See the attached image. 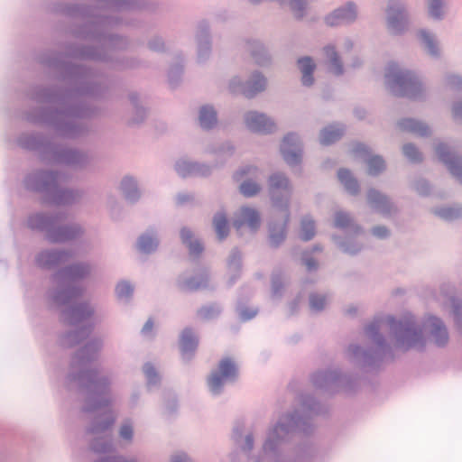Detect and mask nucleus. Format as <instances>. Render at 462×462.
<instances>
[{"label": "nucleus", "mask_w": 462, "mask_h": 462, "mask_svg": "<svg viewBox=\"0 0 462 462\" xmlns=\"http://www.w3.org/2000/svg\"><path fill=\"white\" fill-rule=\"evenodd\" d=\"M198 121L203 130H211L217 125V113L211 105H204L199 110Z\"/></svg>", "instance_id": "35"}, {"label": "nucleus", "mask_w": 462, "mask_h": 462, "mask_svg": "<svg viewBox=\"0 0 462 462\" xmlns=\"http://www.w3.org/2000/svg\"><path fill=\"white\" fill-rule=\"evenodd\" d=\"M182 72L183 67L180 64H176L170 69L168 73V79L171 88H175L178 86L181 79Z\"/></svg>", "instance_id": "63"}, {"label": "nucleus", "mask_w": 462, "mask_h": 462, "mask_svg": "<svg viewBox=\"0 0 462 462\" xmlns=\"http://www.w3.org/2000/svg\"><path fill=\"white\" fill-rule=\"evenodd\" d=\"M297 64L301 72V83L305 87H310L314 83L313 72L316 69V64L312 58L309 56L298 59Z\"/></svg>", "instance_id": "36"}, {"label": "nucleus", "mask_w": 462, "mask_h": 462, "mask_svg": "<svg viewBox=\"0 0 462 462\" xmlns=\"http://www.w3.org/2000/svg\"><path fill=\"white\" fill-rule=\"evenodd\" d=\"M220 311L221 310L218 306L209 305L199 309L198 310V316L204 320H209L217 318L219 315Z\"/></svg>", "instance_id": "59"}, {"label": "nucleus", "mask_w": 462, "mask_h": 462, "mask_svg": "<svg viewBox=\"0 0 462 462\" xmlns=\"http://www.w3.org/2000/svg\"><path fill=\"white\" fill-rule=\"evenodd\" d=\"M367 203L376 212L383 217H390L397 213V208L383 193L375 189L367 191Z\"/></svg>", "instance_id": "23"}, {"label": "nucleus", "mask_w": 462, "mask_h": 462, "mask_svg": "<svg viewBox=\"0 0 462 462\" xmlns=\"http://www.w3.org/2000/svg\"><path fill=\"white\" fill-rule=\"evenodd\" d=\"M312 0H284L279 3L282 5H287L293 17L298 20H303L309 14L310 5Z\"/></svg>", "instance_id": "39"}, {"label": "nucleus", "mask_w": 462, "mask_h": 462, "mask_svg": "<svg viewBox=\"0 0 462 462\" xmlns=\"http://www.w3.org/2000/svg\"><path fill=\"white\" fill-rule=\"evenodd\" d=\"M180 240L189 249V254L191 257H199L203 252L204 246L201 242L195 238L192 230L187 226H183L180 231Z\"/></svg>", "instance_id": "30"}, {"label": "nucleus", "mask_w": 462, "mask_h": 462, "mask_svg": "<svg viewBox=\"0 0 462 462\" xmlns=\"http://www.w3.org/2000/svg\"><path fill=\"white\" fill-rule=\"evenodd\" d=\"M244 120L246 127L253 132L269 134L276 129L275 123L272 118L256 111L245 113Z\"/></svg>", "instance_id": "22"}, {"label": "nucleus", "mask_w": 462, "mask_h": 462, "mask_svg": "<svg viewBox=\"0 0 462 462\" xmlns=\"http://www.w3.org/2000/svg\"><path fill=\"white\" fill-rule=\"evenodd\" d=\"M334 226L339 229L349 230L356 235L363 233V227L355 222L350 214L342 210L336 211Z\"/></svg>", "instance_id": "34"}, {"label": "nucleus", "mask_w": 462, "mask_h": 462, "mask_svg": "<svg viewBox=\"0 0 462 462\" xmlns=\"http://www.w3.org/2000/svg\"><path fill=\"white\" fill-rule=\"evenodd\" d=\"M337 243L338 247L344 253L352 254V255L356 254L363 248V245L361 244L352 241V240H347L346 242L338 241Z\"/></svg>", "instance_id": "61"}, {"label": "nucleus", "mask_w": 462, "mask_h": 462, "mask_svg": "<svg viewBox=\"0 0 462 462\" xmlns=\"http://www.w3.org/2000/svg\"><path fill=\"white\" fill-rule=\"evenodd\" d=\"M268 189L273 205L277 209H289L292 185L282 172H274L268 179Z\"/></svg>", "instance_id": "9"}, {"label": "nucleus", "mask_w": 462, "mask_h": 462, "mask_svg": "<svg viewBox=\"0 0 462 462\" xmlns=\"http://www.w3.org/2000/svg\"><path fill=\"white\" fill-rule=\"evenodd\" d=\"M445 85L451 90H462V77L456 74H448L445 77Z\"/></svg>", "instance_id": "64"}, {"label": "nucleus", "mask_w": 462, "mask_h": 462, "mask_svg": "<svg viewBox=\"0 0 462 462\" xmlns=\"http://www.w3.org/2000/svg\"><path fill=\"white\" fill-rule=\"evenodd\" d=\"M206 152L214 154L217 156V160L224 162L233 156L235 153V146L229 142L215 143L208 145L206 149Z\"/></svg>", "instance_id": "45"}, {"label": "nucleus", "mask_w": 462, "mask_h": 462, "mask_svg": "<svg viewBox=\"0 0 462 462\" xmlns=\"http://www.w3.org/2000/svg\"><path fill=\"white\" fill-rule=\"evenodd\" d=\"M359 17V7L354 1H346L327 14L323 22L326 26L337 28L349 26L356 23Z\"/></svg>", "instance_id": "12"}, {"label": "nucleus", "mask_w": 462, "mask_h": 462, "mask_svg": "<svg viewBox=\"0 0 462 462\" xmlns=\"http://www.w3.org/2000/svg\"><path fill=\"white\" fill-rule=\"evenodd\" d=\"M208 274L205 272L199 277L185 278L180 276L177 280V286L182 291H193L208 286Z\"/></svg>", "instance_id": "31"}, {"label": "nucleus", "mask_w": 462, "mask_h": 462, "mask_svg": "<svg viewBox=\"0 0 462 462\" xmlns=\"http://www.w3.org/2000/svg\"><path fill=\"white\" fill-rule=\"evenodd\" d=\"M242 268V254L237 248H233L227 259V270L230 275L229 283L233 284L240 276Z\"/></svg>", "instance_id": "40"}, {"label": "nucleus", "mask_w": 462, "mask_h": 462, "mask_svg": "<svg viewBox=\"0 0 462 462\" xmlns=\"http://www.w3.org/2000/svg\"><path fill=\"white\" fill-rule=\"evenodd\" d=\"M68 179L61 171H39L29 174L24 180L26 189L42 192L47 200L59 206L72 205L82 197L78 189H60L59 184Z\"/></svg>", "instance_id": "5"}, {"label": "nucleus", "mask_w": 462, "mask_h": 462, "mask_svg": "<svg viewBox=\"0 0 462 462\" xmlns=\"http://www.w3.org/2000/svg\"><path fill=\"white\" fill-rule=\"evenodd\" d=\"M398 126L402 131H407L420 136H428L430 134V127L426 124L412 118L400 120Z\"/></svg>", "instance_id": "37"}, {"label": "nucleus", "mask_w": 462, "mask_h": 462, "mask_svg": "<svg viewBox=\"0 0 462 462\" xmlns=\"http://www.w3.org/2000/svg\"><path fill=\"white\" fill-rule=\"evenodd\" d=\"M117 23V19L114 17H99L87 25V29L82 33L85 38L96 40L106 47L123 48L126 45L124 38L106 32L109 26Z\"/></svg>", "instance_id": "8"}, {"label": "nucleus", "mask_w": 462, "mask_h": 462, "mask_svg": "<svg viewBox=\"0 0 462 462\" xmlns=\"http://www.w3.org/2000/svg\"><path fill=\"white\" fill-rule=\"evenodd\" d=\"M50 66L62 69L64 79L69 80L73 88L62 94L51 89H40L35 96L36 101L56 103L59 109L41 112L39 115L31 116L29 120L50 125L62 137L75 138L86 131L79 119L89 114L79 97L99 94V86L93 80L90 71L82 66L57 62H50Z\"/></svg>", "instance_id": "1"}, {"label": "nucleus", "mask_w": 462, "mask_h": 462, "mask_svg": "<svg viewBox=\"0 0 462 462\" xmlns=\"http://www.w3.org/2000/svg\"><path fill=\"white\" fill-rule=\"evenodd\" d=\"M84 234V229L79 224H69L56 226L48 230L46 239L52 244H63L80 237Z\"/></svg>", "instance_id": "20"}, {"label": "nucleus", "mask_w": 462, "mask_h": 462, "mask_svg": "<svg viewBox=\"0 0 462 462\" xmlns=\"http://www.w3.org/2000/svg\"><path fill=\"white\" fill-rule=\"evenodd\" d=\"M143 370L145 374L148 386H152L159 383L160 376L152 364L146 363L143 365Z\"/></svg>", "instance_id": "62"}, {"label": "nucleus", "mask_w": 462, "mask_h": 462, "mask_svg": "<svg viewBox=\"0 0 462 462\" xmlns=\"http://www.w3.org/2000/svg\"><path fill=\"white\" fill-rule=\"evenodd\" d=\"M120 189L125 199L131 202L135 203L141 198V191L138 187V181L132 176H125L120 182Z\"/></svg>", "instance_id": "32"}, {"label": "nucleus", "mask_w": 462, "mask_h": 462, "mask_svg": "<svg viewBox=\"0 0 462 462\" xmlns=\"http://www.w3.org/2000/svg\"><path fill=\"white\" fill-rule=\"evenodd\" d=\"M280 150L283 160L289 166H296L301 162L302 144L296 134L290 133L285 135Z\"/></svg>", "instance_id": "18"}, {"label": "nucleus", "mask_w": 462, "mask_h": 462, "mask_svg": "<svg viewBox=\"0 0 462 462\" xmlns=\"http://www.w3.org/2000/svg\"><path fill=\"white\" fill-rule=\"evenodd\" d=\"M72 57L82 60H93L99 61H106L109 57L104 51L96 50L93 47L77 48L69 52Z\"/></svg>", "instance_id": "38"}, {"label": "nucleus", "mask_w": 462, "mask_h": 462, "mask_svg": "<svg viewBox=\"0 0 462 462\" xmlns=\"http://www.w3.org/2000/svg\"><path fill=\"white\" fill-rule=\"evenodd\" d=\"M422 324L423 331L427 333L430 340L437 346H447L449 340V334L443 320L436 316H426Z\"/></svg>", "instance_id": "16"}, {"label": "nucleus", "mask_w": 462, "mask_h": 462, "mask_svg": "<svg viewBox=\"0 0 462 462\" xmlns=\"http://www.w3.org/2000/svg\"><path fill=\"white\" fill-rule=\"evenodd\" d=\"M282 215L273 218L268 224V243L272 248L280 247L287 238L291 214L289 209H279Z\"/></svg>", "instance_id": "15"}, {"label": "nucleus", "mask_w": 462, "mask_h": 462, "mask_svg": "<svg viewBox=\"0 0 462 462\" xmlns=\"http://www.w3.org/2000/svg\"><path fill=\"white\" fill-rule=\"evenodd\" d=\"M383 330H388L393 347L397 350H422L426 346L422 324L414 315L407 313L399 319L392 315L379 316L365 328L366 337L375 344L376 349H364L357 345L348 346L347 358L354 366L370 372L379 366L384 356L392 354V346L382 334Z\"/></svg>", "instance_id": "2"}, {"label": "nucleus", "mask_w": 462, "mask_h": 462, "mask_svg": "<svg viewBox=\"0 0 462 462\" xmlns=\"http://www.w3.org/2000/svg\"><path fill=\"white\" fill-rule=\"evenodd\" d=\"M91 331V328H84L75 331L65 333L60 337V344L63 347H72L87 337Z\"/></svg>", "instance_id": "43"}, {"label": "nucleus", "mask_w": 462, "mask_h": 462, "mask_svg": "<svg viewBox=\"0 0 462 462\" xmlns=\"http://www.w3.org/2000/svg\"><path fill=\"white\" fill-rule=\"evenodd\" d=\"M337 177L347 192L356 195L359 192V185L357 180L352 176L351 172L346 169H340L337 171Z\"/></svg>", "instance_id": "49"}, {"label": "nucleus", "mask_w": 462, "mask_h": 462, "mask_svg": "<svg viewBox=\"0 0 462 462\" xmlns=\"http://www.w3.org/2000/svg\"><path fill=\"white\" fill-rule=\"evenodd\" d=\"M115 421V416L109 410L99 413L95 417L90 427L88 429V433L91 435H99L105 432Z\"/></svg>", "instance_id": "33"}, {"label": "nucleus", "mask_w": 462, "mask_h": 462, "mask_svg": "<svg viewBox=\"0 0 462 462\" xmlns=\"http://www.w3.org/2000/svg\"><path fill=\"white\" fill-rule=\"evenodd\" d=\"M90 448L95 453L105 454L114 450V444L111 439L105 436H97L91 440Z\"/></svg>", "instance_id": "50"}, {"label": "nucleus", "mask_w": 462, "mask_h": 462, "mask_svg": "<svg viewBox=\"0 0 462 462\" xmlns=\"http://www.w3.org/2000/svg\"><path fill=\"white\" fill-rule=\"evenodd\" d=\"M64 217V214L46 215L36 213L31 215L27 219V226L32 230L45 231L48 234L54 224Z\"/></svg>", "instance_id": "27"}, {"label": "nucleus", "mask_w": 462, "mask_h": 462, "mask_svg": "<svg viewBox=\"0 0 462 462\" xmlns=\"http://www.w3.org/2000/svg\"><path fill=\"white\" fill-rule=\"evenodd\" d=\"M418 36L421 42V44L423 45L424 50L430 56L435 59L440 56L439 44L434 34L426 30H420Z\"/></svg>", "instance_id": "42"}, {"label": "nucleus", "mask_w": 462, "mask_h": 462, "mask_svg": "<svg viewBox=\"0 0 462 462\" xmlns=\"http://www.w3.org/2000/svg\"><path fill=\"white\" fill-rule=\"evenodd\" d=\"M195 162L188 160H179L175 163V171L182 178L194 177Z\"/></svg>", "instance_id": "55"}, {"label": "nucleus", "mask_w": 462, "mask_h": 462, "mask_svg": "<svg viewBox=\"0 0 462 462\" xmlns=\"http://www.w3.org/2000/svg\"><path fill=\"white\" fill-rule=\"evenodd\" d=\"M402 152L411 162H420L422 161V154L412 143L404 144L402 146Z\"/></svg>", "instance_id": "58"}, {"label": "nucleus", "mask_w": 462, "mask_h": 462, "mask_svg": "<svg viewBox=\"0 0 462 462\" xmlns=\"http://www.w3.org/2000/svg\"><path fill=\"white\" fill-rule=\"evenodd\" d=\"M386 28L393 35H402L409 28L410 17L404 0H388L385 9Z\"/></svg>", "instance_id": "10"}, {"label": "nucleus", "mask_w": 462, "mask_h": 462, "mask_svg": "<svg viewBox=\"0 0 462 462\" xmlns=\"http://www.w3.org/2000/svg\"><path fill=\"white\" fill-rule=\"evenodd\" d=\"M258 169L255 166L247 165L241 167L239 170H237L234 173V180L236 181L242 180L244 177H248L245 180L242 181V183L239 186V190L241 194H243L246 198H251L255 195H257L261 189V185L256 182L255 180H253L250 177L256 178L258 175Z\"/></svg>", "instance_id": "19"}, {"label": "nucleus", "mask_w": 462, "mask_h": 462, "mask_svg": "<svg viewBox=\"0 0 462 462\" xmlns=\"http://www.w3.org/2000/svg\"><path fill=\"white\" fill-rule=\"evenodd\" d=\"M238 377V368L230 357H225L218 363L217 369L213 370L208 377V386L214 395L221 393L225 383L235 382Z\"/></svg>", "instance_id": "11"}, {"label": "nucleus", "mask_w": 462, "mask_h": 462, "mask_svg": "<svg viewBox=\"0 0 462 462\" xmlns=\"http://www.w3.org/2000/svg\"><path fill=\"white\" fill-rule=\"evenodd\" d=\"M328 298L326 294L317 292L310 293L309 296L310 308L311 311L319 312L323 310L328 303Z\"/></svg>", "instance_id": "54"}, {"label": "nucleus", "mask_w": 462, "mask_h": 462, "mask_svg": "<svg viewBox=\"0 0 462 462\" xmlns=\"http://www.w3.org/2000/svg\"><path fill=\"white\" fill-rule=\"evenodd\" d=\"M435 152L439 159L447 165L450 173L462 184V159L456 157L442 143L435 147Z\"/></svg>", "instance_id": "24"}, {"label": "nucleus", "mask_w": 462, "mask_h": 462, "mask_svg": "<svg viewBox=\"0 0 462 462\" xmlns=\"http://www.w3.org/2000/svg\"><path fill=\"white\" fill-rule=\"evenodd\" d=\"M199 338L190 328L182 330L180 337V347L182 358L189 361L198 347Z\"/></svg>", "instance_id": "28"}, {"label": "nucleus", "mask_w": 462, "mask_h": 462, "mask_svg": "<svg viewBox=\"0 0 462 462\" xmlns=\"http://www.w3.org/2000/svg\"><path fill=\"white\" fill-rule=\"evenodd\" d=\"M243 48L250 54L254 62L261 67L272 64V56L266 46L255 38H246L243 42Z\"/></svg>", "instance_id": "21"}, {"label": "nucleus", "mask_w": 462, "mask_h": 462, "mask_svg": "<svg viewBox=\"0 0 462 462\" xmlns=\"http://www.w3.org/2000/svg\"><path fill=\"white\" fill-rule=\"evenodd\" d=\"M71 257L72 253L70 250L45 248L35 254L34 263L40 269L51 271L68 262Z\"/></svg>", "instance_id": "13"}, {"label": "nucleus", "mask_w": 462, "mask_h": 462, "mask_svg": "<svg viewBox=\"0 0 462 462\" xmlns=\"http://www.w3.org/2000/svg\"><path fill=\"white\" fill-rule=\"evenodd\" d=\"M445 0H427L429 15L434 20H442Z\"/></svg>", "instance_id": "53"}, {"label": "nucleus", "mask_w": 462, "mask_h": 462, "mask_svg": "<svg viewBox=\"0 0 462 462\" xmlns=\"http://www.w3.org/2000/svg\"><path fill=\"white\" fill-rule=\"evenodd\" d=\"M385 86L397 97L418 98L423 93V86L418 76L395 63L389 64L386 69Z\"/></svg>", "instance_id": "6"}, {"label": "nucleus", "mask_w": 462, "mask_h": 462, "mask_svg": "<svg viewBox=\"0 0 462 462\" xmlns=\"http://www.w3.org/2000/svg\"><path fill=\"white\" fill-rule=\"evenodd\" d=\"M128 98L134 108L133 115L129 119V124L133 125H139L144 121L146 110L140 105V97L137 93H130Z\"/></svg>", "instance_id": "46"}, {"label": "nucleus", "mask_w": 462, "mask_h": 462, "mask_svg": "<svg viewBox=\"0 0 462 462\" xmlns=\"http://www.w3.org/2000/svg\"><path fill=\"white\" fill-rule=\"evenodd\" d=\"M91 317H95V319L98 320L102 319V315L88 302H81L69 306L62 311L63 320L69 325H77Z\"/></svg>", "instance_id": "17"}, {"label": "nucleus", "mask_w": 462, "mask_h": 462, "mask_svg": "<svg viewBox=\"0 0 462 462\" xmlns=\"http://www.w3.org/2000/svg\"><path fill=\"white\" fill-rule=\"evenodd\" d=\"M134 292L133 286L127 282H121L116 285V293L120 300H129Z\"/></svg>", "instance_id": "60"}, {"label": "nucleus", "mask_w": 462, "mask_h": 462, "mask_svg": "<svg viewBox=\"0 0 462 462\" xmlns=\"http://www.w3.org/2000/svg\"><path fill=\"white\" fill-rule=\"evenodd\" d=\"M50 160L55 163L64 164L71 168H83L88 163L89 158L84 152L63 147H50Z\"/></svg>", "instance_id": "14"}, {"label": "nucleus", "mask_w": 462, "mask_h": 462, "mask_svg": "<svg viewBox=\"0 0 462 462\" xmlns=\"http://www.w3.org/2000/svg\"><path fill=\"white\" fill-rule=\"evenodd\" d=\"M261 224L259 212L249 207H242L236 214L233 221L234 227L239 231L244 226H247L254 233L258 230Z\"/></svg>", "instance_id": "25"}, {"label": "nucleus", "mask_w": 462, "mask_h": 462, "mask_svg": "<svg viewBox=\"0 0 462 462\" xmlns=\"http://www.w3.org/2000/svg\"><path fill=\"white\" fill-rule=\"evenodd\" d=\"M244 96L247 98L255 97L258 93L265 90L267 85L266 78L259 71H254L250 79L245 81Z\"/></svg>", "instance_id": "29"}, {"label": "nucleus", "mask_w": 462, "mask_h": 462, "mask_svg": "<svg viewBox=\"0 0 462 462\" xmlns=\"http://www.w3.org/2000/svg\"><path fill=\"white\" fill-rule=\"evenodd\" d=\"M102 346L100 339H94L78 350L72 357L67 376L69 386L79 389L84 402V412H98L108 407L112 402V374L88 367L90 362L96 359Z\"/></svg>", "instance_id": "3"}, {"label": "nucleus", "mask_w": 462, "mask_h": 462, "mask_svg": "<svg viewBox=\"0 0 462 462\" xmlns=\"http://www.w3.org/2000/svg\"><path fill=\"white\" fill-rule=\"evenodd\" d=\"M344 127L341 125H328L320 132L319 141L322 145H330L339 140L344 134Z\"/></svg>", "instance_id": "44"}, {"label": "nucleus", "mask_w": 462, "mask_h": 462, "mask_svg": "<svg viewBox=\"0 0 462 462\" xmlns=\"http://www.w3.org/2000/svg\"><path fill=\"white\" fill-rule=\"evenodd\" d=\"M213 226L219 241H223L229 234L227 216L224 211L217 212L213 217Z\"/></svg>", "instance_id": "47"}, {"label": "nucleus", "mask_w": 462, "mask_h": 462, "mask_svg": "<svg viewBox=\"0 0 462 462\" xmlns=\"http://www.w3.org/2000/svg\"><path fill=\"white\" fill-rule=\"evenodd\" d=\"M93 266L88 262H77L59 269L51 275L53 288L48 291V298L58 306H65L83 293L80 286L74 282L88 278Z\"/></svg>", "instance_id": "4"}, {"label": "nucleus", "mask_w": 462, "mask_h": 462, "mask_svg": "<svg viewBox=\"0 0 462 462\" xmlns=\"http://www.w3.org/2000/svg\"><path fill=\"white\" fill-rule=\"evenodd\" d=\"M315 234L316 229L313 219L309 216L302 217L300 221V239L305 242L310 241L315 236Z\"/></svg>", "instance_id": "51"}, {"label": "nucleus", "mask_w": 462, "mask_h": 462, "mask_svg": "<svg viewBox=\"0 0 462 462\" xmlns=\"http://www.w3.org/2000/svg\"><path fill=\"white\" fill-rule=\"evenodd\" d=\"M368 166V174L376 176L385 169V163L383 158L379 155L372 156L366 161Z\"/></svg>", "instance_id": "56"}, {"label": "nucleus", "mask_w": 462, "mask_h": 462, "mask_svg": "<svg viewBox=\"0 0 462 462\" xmlns=\"http://www.w3.org/2000/svg\"><path fill=\"white\" fill-rule=\"evenodd\" d=\"M196 40L198 44V59L199 61L206 60L211 53V37L209 23L203 20L199 23Z\"/></svg>", "instance_id": "26"}, {"label": "nucleus", "mask_w": 462, "mask_h": 462, "mask_svg": "<svg viewBox=\"0 0 462 462\" xmlns=\"http://www.w3.org/2000/svg\"><path fill=\"white\" fill-rule=\"evenodd\" d=\"M22 147L29 150H40L42 146V141L36 135H24L19 139Z\"/></svg>", "instance_id": "57"}, {"label": "nucleus", "mask_w": 462, "mask_h": 462, "mask_svg": "<svg viewBox=\"0 0 462 462\" xmlns=\"http://www.w3.org/2000/svg\"><path fill=\"white\" fill-rule=\"evenodd\" d=\"M158 245L156 232L153 229H149L138 238L137 248L142 253L151 254L157 249Z\"/></svg>", "instance_id": "41"}, {"label": "nucleus", "mask_w": 462, "mask_h": 462, "mask_svg": "<svg viewBox=\"0 0 462 462\" xmlns=\"http://www.w3.org/2000/svg\"><path fill=\"white\" fill-rule=\"evenodd\" d=\"M311 382L315 388L329 394L338 392L350 393L357 385V379H353L348 374H342L337 369L318 371L312 374Z\"/></svg>", "instance_id": "7"}, {"label": "nucleus", "mask_w": 462, "mask_h": 462, "mask_svg": "<svg viewBox=\"0 0 462 462\" xmlns=\"http://www.w3.org/2000/svg\"><path fill=\"white\" fill-rule=\"evenodd\" d=\"M435 215L439 216L440 218L452 221L462 217V208L461 207H448V208H441L434 210Z\"/></svg>", "instance_id": "52"}, {"label": "nucleus", "mask_w": 462, "mask_h": 462, "mask_svg": "<svg viewBox=\"0 0 462 462\" xmlns=\"http://www.w3.org/2000/svg\"><path fill=\"white\" fill-rule=\"evenodd\" d=\"M272 297L274 299H280L282 295L283 289L287 282V277L285 273L281 270H275L272 273Z\"/></svg>", "instance_id": "48"}]
</instances>
